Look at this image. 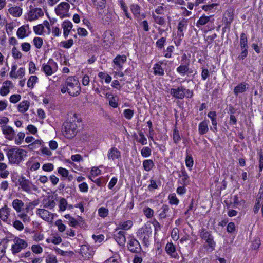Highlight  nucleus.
<instances>
[{"instance_id": "obj_1", "label": "nucleus", "mask_w": 263, "mask_h": 263, "mask_svg": "<svg viewBox=\"0 0 263 263\" xmlns=\"http://www.w3.org/2000/svg\"><path fill=\"white\" fill-rule=\"evenodd\" d=\"M61 91L63 93L67 92L71 96H77L81 92L80 83L75 77H69L61 86Z\"/></svg>"}, {"instance_id": "obj_2", "label": "nucleus", "mask_w": 263, "mask_h": 263, "mask_svg": "<svg viewBox=\"0 0 263 263\" xmlns=\"http://www.w3.org/2000/svg\"><path fill=\"white\" fill-rule=\"evenodd\" d=\"M77 123H79V119L76 114H73L69 121L64 123L62 132L66 138L71 139L75 136L77 132Z\"/></svg>"}, {"instance_id": "obj_3", "label": "nucleus", "mask_w": 263, "mask_h": 263, "mask_svg": "<svg viewBox=\"0 0 263 263\" xmlns=\"http://www.w3.org/2000/svg\"><path fill=\"white\" fill-rule=\"evenodd\" d=\"M27 152L22 148L15 147L10 149L7 153L9 161L11 163L19 164L26 156Z\"/></svg>"}, {"instance_id": "obj_4", "label": "nucleus", "mask_w": 263, "mask_h": 263, "mask_svg": "<svg viewBox=\"0 0 263 263\" xmlns=\"http://www.w3.org/2000/svg\"><path fill=\"white\" fill-rule=\"evenodd\" d=\"M158 212L159 213V220H161L166 219L171 221L175 214V210L166 204H163L158 211Z\"/></svg>"}, {"instance_id": "obj_5", "label": "nucleus", "mask_w": 263, "mask_h": 263, "mask_svg": "<svg viewBox=\"0 0 263 263\" xmlns=\"http://www.w3.org/2000/svg\"><path fill=\"white\" fill-rule=\"evenodd\" d=\"M18 182L21 189L28 193H30L32 190L34 191H37L38 190V188L36 186L34 185L24 177H22L20 178Z\"/></svg>"}, {"instance_id": "obj_6", "label": "nucleus", "mask_w": 263, "mask_h": 263, "mask_svg": "<svg viewBox=\"0 0 263 263\" xmlns=\"http://www.w3.org/2000/svg\"><path fill=\"white\" fill-rule=\"evenodd\" d=\"M200 237L206 242L208 247L214 250L216 243L214 241L213 237L210 232L208 231L205 229H202L200 231Z\"/></svg>"}, {"instance_id": "obj_7", "label": "nucleus", "mask_w": 263, "mask_h": 263, "mask_svg": "<svg viewBox=\"0 0 263 263\" xmlns=\"http://www.w3.org/2000/svg\"><path fill=\"white\" fill-rule=\"evenodd\" d=\"M69 8V4L66 2H63L57 6L55 11L61 18H64L69 16L68 12Z\"/></svg>"}, {"instance_id": "obj_8", "label": "nucleus", "mask_w": 263, "mask_h": 263, "mask_svg": "<svg viewBox=\"0 0 263 263\" xmlns=\"http://www.w3.org/2000/svg\"><path fill=\"white\" fill-rule=\"evenodd\" d=\"M14 243L12 246L11 251L13 254H15L25 249L28 246L27 242L24 239L17 238L14 239Z\"/></svg>"}, {"instance_id": "obj_9", "label": "nucleus", "mask_w": 263, "mask_h": 263, "mask_svg": "<svg viewBox=\"0 0 263 263\" xmlns=\"http://www.w3.org/2000/svg\"><path fill=\"white\" fill-rule=\"evenodd\" d=\"M128 250L134 253H139L141 251V246L135 238L132 237L128 244Z\"/></svg>"}, {"instance_id": "obj_10", "label": "nucleus", "mask_w": 263, "mask_h": 263, "mask_svg": "<svg viewBox=\"0 0 263 263\" xmlns=\"http://www.w3.org/2000/svg\"><path fill=\"white\" fill-rule=\"evenodd\" d=\"M43 15V12L41 8H32L28 13V20L29 21H32L37 20L39 17Z\"/></svg>"}, {"instance_id": "obj_11", "label": "nucleus", "mask_w": 263, "mask_h": 263, "mask_svg": "<svg viewBox=\"0 0 263 263\" xmlns=\"http://www.w3.org/2000/svg\"><path fill=\"white\" fill-rule=\"evenodd\" d=\"M185 89L180 86L177 88H172L170 90L171 95L176 99H182L185 97Z\"/></svg>"}, {"instance_id": "obj_12", "label": "nucleus", "mask_w": 263, "mask_h": 263, "mask_svg": "<svg viewBox=\"0 0 263 263\" xmlns=\"http://www.w3.org/2000/svg\"><path fill=\"white\" fill-rule=\"evenodd\" d=\"M36 214L46 221H50L53 219V217H51L53 214L45 209H38L36 211Z\"/></svg>"}, {"instance_id": "obj_13", "label": "nucleus", "mask_w": 263, "mask_h": 263, "mask_svg": "<svg viewBox=\"0 0 263 263\" xmlns=\"http://www.w3.org/2000/svg\"><path fill=\"white\" fill-rule=\"evenodd\" d=\"M3 133L5 135V137L9 140L14 139L15 133L13 128L9 126L4 125L2 126Z\"/></svg>"}, {"instance_id": "obj_14", "label": "nucleus", "mask_w": 263, "mask_h": 263, "mask_svg": "<svg viewBox=\"0 0 263 263\" xmlns=\"http://www.w3.org/2000/svg\"><path fill=\"white\" fill-rule=\"evenodd\" d=\"M138 235L142 239L145 245H147L149 242V233L147 228H141L138 232Z\"/></svg>"}, {"instance_id": "obj_15", "label": "nucleus", "mask_w": 263, "mask_h": 263, "mask_svg": "<svg viewBox=\"0 0 263 263\" xmlns=\"http://www.w3.org/2000/svg\"><path fill=\"white\" fill-rule=\"evenodd\" d=\"M107 158L112 160L118 159L121 158V152L116 147H112L108 152Z\"/></svg>"}, {"instance_id": "obj_16", "label": "nucleus", "mask_w": 263, "mask_h": 263, "mask_svg": "<svg viewBox=\"0 0 263 263\" xmlns=\"http://www.w3.org/2000/svg\"><path fill=\"white\" fill-rule=\"evenodd\" d=\"M115 239L120 246H124L126 242L125 232L120 231L114 235Z\"/></svg>"}, {"instance_id": "obj_17", "label": "nucleus", "mask_w": 263, "mask_h": 263, "mask_svg": "<svg viewBox=\"0 0 263 263\" xmlns=\"http://www.w3.org/2000/svg\"><path fill=\"white\" fill-rule=\"evenodd\" d=\"M214 20L212 18V15L205 16L204 15L201 16L198 20L196 23V26L200 27L201 26L205 25L208 22L213 23Z\"/></svg>"}, {"instance_id": "obj_18", "label": "nucleus", "mask_w": 263, "mask_h": 263, "mask_svg": "<svg viewBox=\"0 0 263 263\" xmlns=\"http://www.w3.org/2000/svg\"><path fill=\"white\" fill-rule=\"evenodd\" d=\"M62 27L63 29V35L65 37H67L72 29V24L69 21H65L62 24Z\"/></svg>"}, {"instance_id": "obj_19", "label": "nucleus", "mask_w": 263, "mask_h": 263, "mask_svg": "<svg viewBox=\"0 0 263 263\" xmlns=\"http://www.w3.org/2000/svg\"><path fill=\"white\" fill-rule=\"evenodd\" d=\"M114 41L113 32L110 30L106 31L103 34V42L107 45L112 44Z\"/></svg>"}, {"instance_id": "obj_20", "label": "nucleus", "mask_w": 263, "mask_h": 263, "mask_svg": "<svg viewBox=\"0 0 263 263\" xmlns=\"http://www.w3.org/2000/svg\"><path fill=\"white\" fill-rule=\"evenodd\" d=\"M55 64V63L52 59H50L47 64L43 65L42 70L47 76H50L53 73V70L51 68V65Z\"/></svg>"}, {"instance_id": "obj_21", "label": "nucleus", "mask_w": 263, "mask_h": 263, "mask_svg": "<svg viewBox=\"0 0 263 263\" xmlns=\"http://www.w3.org/2000/svg\"><path fill=\"white\" fill-rule=\"evenodd\" d=\"M80 254L85 258H89L92 254V251L86 245L81 247Z\"/></svg>"}, {"instance_id": "obj_22", "label": "nucleus", "mask_w": 263, "mask_h": 263, "mask_svg": "<svg viewBox=\"0 0 263 263\" xmlns=\"http://www.w3.org/2000/svg\"><path fill=\"white\" fill-rule=\"evenodd\" d=\"M165 250L167 253L169 254L172 257L175 258L178 257V255L176 252L175 247L172 243H167L166 245Z\"/></svg>"}, {"instance_id": "obj_23", "label": "nucleus", "mask_w": 263, "mask_h": 263, "mask_svg": "<svg viewBox=\"0 0 263 263\" xmlns=\"http://www.w3.org/2000/svg\"><path fill=\"white\" fill-rule=\"evenodd\" d=\"M188 20L185 18L182 19L178 23L177 29L182 36H184L183 30L186 29L187 26Z\"/></svg>"}, {"instance_id": "obj_24", "label": "nucleus", "mask_w": 263, "mask_h": 263, "mask_svg": "<svg viewBox=\"0 0 263 263\" xmlns=\"http://www.w3.org/2000/svg\"><path fill=\"white\" fill-rule=\"evenodd\" d=\"M126 61V57L124 55H118L114 60V63L119 68L122 67L123 64Z\"/></svg>"}, {"instance_id": "obj_25", "label": "nucleus", "mask_w": 263, "mask_h": 263, "mask_svg": "<svg viewBox=\"0 0 263 263\" xmlns=\"http://www.w3.org/2000/svg\"><path fill=\"white\" fill-rule=\"evenodd\" d=\"M9 12L14 17H18L21 16L22 14V9L18 7H12L8 10Z\"/></svg>"}, {"instance_id": "obj_26", "label": "nucleus", "mask_w": 263, "mask_h": 263, "mask_svg": "<svg viewBox=\"0 0 263 263\" xmlns=\"http://www.w3.org/2000/svg\"><path fill=\"white\" fill-rule=\"evenodd\" d=\"M9 215V208L7 205L0 209V218L4 221H6Z\"/></svg>"}, {"instance_id": "obj_27", "label": "nucleus", "mask_w": 263, "mask_h": 263, "mask_svg": "<svg viewBox=\"0 0 263 263\" xmlns=\"http://www.w3.org/2000/svg\"><path fill=\"white\" fill-rule=\"evenodd\" d=\"M179 176L181 178L180 183L183 185H187L189 183V177L184 169L181 170V174Z\"/></svg>"}, {"instance_id": "obj_28", "label": "nucleus", "mask_w": 263, "mask_h": 263, "mask_svg": "<svg viewBox=\"0 0 263 263\" xmlns=\"http://www.w3.org/2000/svg\"><path fill=\"white\" fill-rule=\"evenodd\" d=\"M247 84L245 83H241L236 86L234 89V93L236 96L239 93H242L246 91V86Z\"/></svg>"}, {"instance_id": "obj_29", "label": "nucleus", "mask_w": 263, "mask_h": 263, "mask_svg": "<svg viewBox=\"0 0 263 263\" xmlns=\"http://www.w3.org/2000/svg\"><path fill=\"white\" fill-rule=\"evenodd\" d=\"M24 204L23 202L18 199L14 200L12 202V206L16 210L17 212H20L24 206Z\"/></svg>"}, {"instance_id": "obj_30", "label": "nucleus", "mask_w": 263, "mask_h": 263, "mask_svg": "<svg viewBox=\"0 0 263 263\" xmlns=\"http://www.w3.org/2000/svg\"><path fill=\"white\" fill-rule=\"evenodd\" d=\"M208 130L209 128L207 121L204 120L199 124L198 130L200 135L205 134L208 132Z\"/></svg>"}, {"instance_id": "obj_31", "label": "nucleus", "mask_w": 263, "mask_h": 263, "mask_svg": "<svg viewBox=\"0 0 263 263\" xmlns=\"http://www.w3.org/2000/svg\"><path fill=\"white\" fill-rule=\"evenodd\" d=\"M177 71L181 74H184L185 73L189 72L192 73V71H190L189 68V62L188 63L184 65H180L177 68Z\"/></svg>"}, {"instance_id": "obj_32", "label": "nucleus", "mask_w": 263, "mask_h": 263, "mask_svg": "<svg viewBox=\"0 0 263 263\" xmlns=\"http://www.w3.org/2000/svg\"><path fill=\"white\" fill-rule=\"evenodd\" d=\"M233 20V15L231 14L230 12H228V13L225 14L224 18L223 19V23L225 24V28L230 27Z\"/></svg>"}, {"instance_id": "obj_33", "label": "nucleus", "mask_w": 263, "mask_h": 263, "mask_svg": "<svg viewBox=\"0 0 263 263\" xmlns=\"http://www.w3.org/2000/svg\"><path fill=\"white\" fill-rule=\"evenodd\" d=\"M143 166L145 171L148 172L154 166V163L152 160H145L143 162Z\"/></svg>"}, {"instance_id": "obj_34", "label": "nucleus", "mask_w": 263, "mask_h": 263, "mask_svg": "<svg viewBox=\"0 0 263 263\" xmlns=\"http://www.w3.org/2000/svg\"><path fill=\"white\" fill-rule=\"evenodd\" d=\"M29 106V102L28 101H24L19 104L18 109L21 112L23 113L28 109Z\"/></svg>"}, {"instance_id": "obj_35", "label": "nucleus", "mask_w": 263, "mask_h": 263, "mask_svg": "<svg viewBox=\"0 0 263 263\" xmlns=\"http://www.w3.org/2000/svg\"><path fill=\"white\" fill-rule=\"evenodd\" d=\"M208 116L211 119L212 124L214 126V129L217 131L216 113L215 111H210L208 113Z\"/></svg>"}, {"instance_id": "obj_36", "label": "nucleus", "mask_w": 263, "mask_h": 263, "mask_svg": "<svg viewBox=\"0 0 263 263\" xmlns=\"http://www.w3.org/2000/svg\"><path fill=\"white\" fill-rule=\"evenodd\" d=\"M154 73L155 75L163 76L164 74V70L162 66L158 63L155 64L154 67Z\"/></svg>"}, {"instance_id": "obj_37", "label": "nucleus", "mask_w": 263, "mask_h": 263, "mask_svg": "<svg viewBox=\"0 0 263 263\" xmlns=\"http://www.w3.org/2000/svg\"><path fill=\"white\" fill-rule=\"evenodd\" d=\"M94 5L96 7L97 9L99 10H102L105 6V0H92Z\"/></svg>"}, {"instance_id": "obj_38", "label": "nucleus", "mask_w": 263, "mask_h": 263, "mask_svg": "<svg viewBox=\"0 0 263 263\" xmlns=\"http://www.w3.org/2000/svg\"><path fill=\"white\" fill-rule=\"evenodd\" d=\"M240 47L241 49H247V37L245 33H242L240 35Z\"/></svg>"}, {"instance_id": "obj_39", "label": "nucleus", "mask_w": 263, "mask_h": 263, "mask_svg": "<svg viewBox=\"0 0 263 263\" xmlns=\"http://www.w3.org/2000/svg\"><path fill=\"white\" fill-rule=\"evenodd\" d=\"M56 205L55 202L53 200V197H50L48 198L46 203L44 204V207L49 208L50 209H53Z\"/></svg>"}, {"instance_id": "obj_40", "label": "nucleus", "mask_w": 263, "mask_h": 263, "mask_svg": "<svg viewBox=\"0 0 263 263\" xmlns=\"http://www.w3.org/2000/svg\"><path fill=\"white\" fill-rule=\"evenodd\" d=\"M26 26H22L20 27L17 31V36L20 39H23L24 38L26 35Z\"/></svg>"}, {"instance_id": "obj_41", "label": "nucleus", "mask_w": 263, "mask_h": 263, "mask_svg": "<svg viewBox=\"0 0 263 263\" xmlns=\"http://www.w3.org/2000/svg\"><path fill=\"white\" fill-rule=\"evenodd\" d=\"M152 16L156 23L160 25H163L165 24V19L164 17L158 15H156L153 13H152Z\"/></svg>"}, {"instance_id": "obj_42", "label": "nucleus", "mask_w": 263, "mask_h": 263, "mask_svg": "<svg viewBox=\"0 0 263 263\" xmlns=\"http://www.w3.org/2000/svg\"><path fill=\"white\" fill-rule=\"evenodd\" d=\"M143 212L145 216L150 218L154 216V210L149 207H146L143 209Z\"/></svg>"}, {"instance_id": "obj_43", "label": "nucleus", "mask_w": 263, "mask_h": 263, "mask_svg": "<svg viewBox=\"0 0 263 263\" xmlns=\"http://www.w3.org/2000/svg\"><path fill=\"white\" fill-rule=\"evenodd\" d=\"M37 80V77L36 76H31L28 80L27 86L32 88L34 87V84L36 83Z\"/></svg>"}, {"instance_id": "obj_44", "label": "nucleus", "mask_w": 263, "mask_h": 263, "mask_svg": "<svg viewBox=\"0 0 263 263\" xmlns=\"http://www.w3.org/2000/svg\"><path fill=\"white\" fill-rule=\"evenodd\" d=\"M133 226V222L131 220H127L120 224V227L124 230L129 229Z\"/></svg>"}, {"instance_id": "obj_45", "label": "nucleus", "mask_w": 263, "mask_h": 263, "mask_svg": "<svg viewBox=\"0 0 263 263\" xmlns=\"http://www.w3.org/2000/svg\"><path fill=\"white\" fill-rule=\"evenodd\" d=\"M44 30V27L43 24H39L33 27V30L36 34L41 35Z\"/></svg>"}, {"instance_id": "obj_46", "label": "nucleus", "mask_w": 263, "mask_h": 263, "mask_svg": "<svg viewBox=\"0 0 263 263\" xmlns=\"http://www.w3.org/2000/svg\"><path fill=\"white\" fill-rule=\"evenodd\" d=\"M33 44L34 46L38 49L41 48L43 45V40L42 38L35 37L33 40Z\"/></svg>"}, {"instance_id": "obj_47", "label": "nucleus", "mask_w": 263, "mask_h": 263, "mask_svg": "<svg viewBox=\"0 0 263 263\" xmlns=\"http://www.w3.org/2000/svg\"><path fill=\"white\" fill-rule=\"evenodd\" d=\"M152 151L148 147H143L141 151L142 156L143 157H148L151 155Z\"/></svg>"}, {"instance_id": "obj_48", "label": "nucleus", "mask_w": 263, "mask_h": 263, "mask_svg": "<svg viewBox=\"0 0 263 263\" xmlns=\"http://www.w3.org/2000/svg\"><path fill=\"white\" fill-rule=\"evenodd\" d=\"M67 205V202L65 198H61L59 202L60 211H64L66 210Z\"/></svg>"}, {"instance_id": "obj_49", "label": "nucleus", "mask_w": 263, "mask_h": 263, "mask_svg": "<svg viewBox=\"0 0 263 263\" xmlns=\"http://www.w3.org/2000/svg\"><path fill=\"white\" fill-rule=\"evenodd\" d=\"M98 213L100 217L104 218L107 216L108 210L105 208L101 207L99 209Z\"/></svg>"}, {"instance_id": "obj_50", "label": "nucleus", "mask_w": 263, "mask_h": 263, "mask_svg": "<svg viewBox=\"0 0 263 263\" xmlns=\"http://www.w3.org/2000/svg\"><path fill=\"white\" fill-rule=\"evenodd\" d=\"M61 44L64 48L68 49L72 46L73 44V39H70L67 41L62 42Z\"/></svg>"}, {"instance_id": "obj_51", "label": "nucleus", "mask_w": 263, "mask_h": 263, "mask_svg": "<svg viewBox=\"0 0 263 263\" xmlns=\"http://www.w3.org/2000/svg\"><path fill=\"white\" fill-rule=\"evenodd\" d=\"M12 54L13 58L16 59H21L22 56L21 52L18 51L15 47H13L12 48Z\"/></svg>"}, {"instance_id": "obj_52", "label": "nucleus", "mask_w": 263, "mask_h": 263, "mask_svg": "<svg viewBox=\"0 0 263 263\" xmlns=\"http://www.w3.org/2000/svg\"><path fill=\"white\" fill-rule=\"evenodd\" d=\"M55 225L58 227V230L63 232L65 230L66 227L62 223L61 220H58L55 222Z\"/></svg>"}, {"instance_id": "obj_53", "label": "nucleus", "mask_w": 263, "mask_h": 263, "mask_svg": "<svg viewBox=\"0 0 263 263\" xmlns=\"http://www.w3.org/2000/svg\"><path fill=\"white\" fill-rule=\"evenodd\" d=\"M193 159L191 155H187L185 159V164L187 167H192L193 165Z\"/></svg>"}, {"instance_id": "obj_54", "label": "nucleus", "mask_w": 263, "mask_h": 263, "mask_svg": "<svg viewBox=\"0 0 263 263\" xmlns=\"http://www.w3.org/2000/svg\"><path fill=\"white\" fill-rule=\"evenodd\" d=\"M124 117L127 119H131L134 115V111L130 109H126L124 111Z\"/></svg>"}, {"instance_id": "obj_55", "label": "nucleus", "mask_w": 263, "mask_h": 263, "mask_svg": "<svg viewBox=\"0 0 263 263\" xmlns=\"http://www.w3.org/2000/svg\"><path fill=\"white\" fill-rule=\"evenodd\" d=\"M140 138L137 140L138 142L142 145H145L147 143V139L143 133L140 132L139 133Z\"/></svg>"}, {"instance_id": "obj_56", "label": "nucleus", "mask_w": 263, "mask_h": 263, "mask_svg": "<svg viewBox=\"0 0 263 263\" xmlns=\"http://www.w3.org/2000/svg\"><path fill=\"white\" fill-rule=\"evenodd\" d=\"M31 250L34 253L36 254L41 253L43 251L42 248L38 245H34L32 246Z\"/></svg>"}, {"instance_id": "obj_57", "label": "nucleus", "mask_w": 263, "mask_h": 263, "mask_svg": "<svg viewBox=\"0 0 263 263\" xmlns=\"http://www.w3.org/2000/svg\"><path fill=\"white\" fill-rule=\"evenodd\" d=\"M46 263H57L56 257L53 255H49L46 258Z\"/></svg>"}, {"instance_id": "obj_58", "label": "nucleus", "mask_w": 263, "mask_h": 263, "mask_svg": "<svg viewBox=\"0 0 263 263\" xmlns=\"http://www.w3.org/2000/svg\"><path fill=\"white\" fill-rule=\"evenodd\" d=\"M42 168L44 171L51 172L54 168V166L52 163H46L43 165Z\"/></svg>"}, {"instance_id": "obj_59", "label": "nucleus", "mask_w": 263, "mask_h": 263, "mask_svg": "<svg viewBox=\"0 0 263 263\" xmlns=\"http://www.w3.org/2000/svg\"><path fill=\"white\" fill-rule=\"evenodd\" d=\"M58 173L63 177H67L68 176V171L63 167H59L58 170Z\"/></svg>"}, {"instance_id": "obj_60", "label": "nucleus", "mask_w": 263, "mask_h": 263, "mask_svg": "<svg viewBox=\"0 0 263 263\" xmlns=\"http://www.w3.org/2000/svg\"><path fill=\"white\" fill-rule=\"evenodd\" d=\"M181 139L179 132L177 129H174L173 133V140L175 143H177Z\"/></svg>"}, {"instance_id": "obj_61", "label": "nucleus", "mask_w": 263, "mask_h": 263, "mask_svg": "<svg viewBox=\"0 0 263 263\" xmlns=\"http://www.w3.org/2000/svg\"><path fill=\"white\" fill-rule=\"evenodd\" d=\"M14 227L18 230H22L24 229V226L23 223L19 220H15L13 222Z\"/></svg>"}, {"instance_id": "obj_62", "label": "nucleus", "mask_w": 263, "mask_h": 263, "mask_svg": "<svg viewBox=\"0 0 263 263\" xmlns=\"http://www.w3.org/2000/svg\"><path fill=\"white\" fill-rule=\"evenodd\" d=\"M169 202L171 204L177 205L179 203V200L175 195H171L169 196Z\"/></svg>"}, {"instance_id": "obj_63", "label": "nucleus", "mask_w": 263, "mask_h": 263, "mask_svg": "<svg viewBox=\"0 0 263 263\" xmlns=\"http://www.w3.org/2000/svg\"><path fill=\"white\" fill-rule=\"evenodd\" d=\"M130 9L133 13L138 14L140 13V7L137 4H133L131 6Z\"/></svg>"}, {"instance_id": "obj_64", "label": "nucleus", "mask_w": 263, "mask_h": 263, "mask_svg": "<svg viewBox=\"0 0 263 263\" xmlns=\"http://www.w3.org/2000/svg\"><path fill=\"white\" fill-rule=\"evenodd\" d=\"M21 99V96L20 95H13L10 98V101L13 103H16Z\"/></svg>"}]
</instances>
